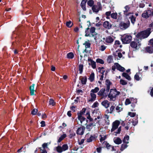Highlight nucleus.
I'll use <instances>...</instances> for the list:
<instances>
[{"instance_id": "6ab92c4d", "label": "nucleus", "mask_w": 153, "mask_h": 153, "mask_svg": "<svg viewBox=\"0 0 153 153\" xmlns=\"http://www.w3.org/2000/svg\"><path fill=\"white\" fill-rule=\"evenodd\" d=\"M103 27L107 29H110L111 27V23L108 21H105L103 23Z\"/></svg>"}, {"instance_id": "58836bf2", "label": "nucleus", "mask_w": 153, "mask_h": 153, "mask_svg": "<svg viewBox=\"0 0 153 153\" xmlns=\"http://www.w3.org/2000/svg\"><path fill=\"white\" fill-rule=\"evenodd\" d=\"M116 109L118 112H119L122 111L123 109L122 105H120L117 106L116 108Z\"/></svg>"}, {"instance_id": "774afa93", "label": "nucleus", "mask_w": 153, "mask_h": 153, "mask_svg": "<svg viewBox=\"0 0 153 153\" xmlns=\"http://www.w3.org/2000/svg\"><path fill=\"white\" fill-rule=\"evenodd\" d=\"M121 131V127H120L117 130V131H116L115 132V133H116L115 134V135H117V134H119L120 132V131Z\"/></svg>"}, {"instance_id": "39448f33", "label": "nucleus", "mask_w": 153, "mask_h": 153, "mask_svg": "<svg viewBox=\"0 0 153 153\" xmlns=\"http://www.w3.org/2000/svg\"><path fill=\"white\" fill-rule=\"evenodd\" d=\"M132 39L131 36L129 35H125L122 38V41L125 44L129 43L131 41Z\"/></svg>"}, {"instance_id": "8fccbe9b", "label": "nucleus", "mask_w": 153, "mask_h": 153, "mask_svg": "<svg viewBox=\"0 0 153 153\" xmlns=\"http://www.w3.org/2000/svg\"><path fill=\"white\" fill-rule=\"evenodd\" d=\"M50 144H51V142H49V143H44L42 145V147L44 149H45V148H47L48 146V145Z\"/></svg>"}, {"instance_id": "7ed1b4c3", "label": "nucleus", "mask_w": 153, "mask_h": 153, "mask_svg": "<svg viewBox=\"0 0 153 153\" xmlns=\"http://www.w3.org/2000/svg\"><path fill=\"white\" fill-rule=\"evenodd\" d=\"M151 28H149L146 30L138 33L136 35L137 38L141 39L147 37L151 33Z\"/></svg>"}, {"instance_id": "09e8293b", "label": "nucleus", "mask_w": 153, "mask_h": 153, "mask_svg": "<svg viewBox=\"0 0 153 153\" xmlns=\"http://www.w3.org/2000/svg\"><path fill=\"white\" fill-rule=\"evenodd\" d=\"M113 57L112 56H109L107 58V61L109 63H111L113 61Z\"/></svg>"}, {"instance_id": "603ef678", "label": "nucleus", "mask_w": 153, "mask_h": 153, "mask_svg": "<svg viewBox=\"0 0 153 153\" xmlns=\"http://www.w3.org/2000/svg\"><path fill=\"white\" fill-rule=\"evenodd\" d=\"M106 47L104 45H101L99 48V50L101 51H103L106 49Z\"/></svg>"}, {"instance_id": "49530a36", "label": "nucleus", "mask_w": 153, "mask_h": 153, "mask_svg": "<svg viewBox=\"0 0 153 153\" xmlns=\"http://www.w3.org/2000/svg\"><path fill=\"white\" fill-rule=\"evenodd\" d=\"M87 4L89 6L92 7L94 4V1L92 0H89L87 2Z\"/></svg>"}, {"instance_id": "4468645a", "label": "nucleus", "mask_w": 153, "mask_h": 153, "mask_svg": "<svg viewBox=\"0 0 153 153\" xmlns=\"http://www.w3.org/2000/svg\"><path fill=\"white\" fill-rule=\"evenodd\" d=\"M96 123L95 122H91L88 124L86 127L88 131H91L93 128H95Z\"/></svg>"}, {"instance_id": "aec40b11", "label": "nucleus", "mask_w": 153, "mask_h": 153, "mask_svg": "<svg viewBox=\"0 0 153 153\" xmlns=\"http://www.w3.org/2000/svg\"><path fill=\"white\" fill-rule=\"evenodd\" d=\"M110 102L107 100H105L102 102L101 105L105 108H108L110 105Z\"/></svg>"}, {"instance_id": "2eb2a0df", "label": "nucleus", "mask_w": 153, "mask_h": 153, "mask_svg": "<svg viewBox=\"0 0 153 153\" xmlns=\"http://www.w3.org/2000/svg\"><path fill=\"white\" fill-rule=\"evenodd\" d=\"M114 38L113 36H108L106 37L105 42L107 43H111L113 42Z\"/></svg>"}, {"instance_id": "c85d7f7f", "label": "nucleus", "mask_w": 153, "mask_h": 153, "mask_svg": "<svg viewBox=\"0 0 153 153\" xmlns=\"http://www.w3.org/2000/svg\"><path fill=\"white\" fill-rule=\"evenodd\" d=\"M132 124L131 122H128L126 124L124 128L126 130H128L129 128L132 127Z\"/></svg>"}, {"instance_id": "c756f323", "label": "nucleus", "mask_w": 153, "mask_h": 153, "mask_svg": "<svg viewBox=\"0 0 153 153\" xmlns=\"http://www.w3.org/2000/svg\"><path fill=\"white\" fill-rule=\"evenodd\" d=\"M116 66H117V69L120 71L123 72L125 70V69L124 68L121 66L117 63Z\"/></svg>"}, {"instance_id": "6e6d98bb", "label": "nucleus", "mask_w": 153, "mask_h": 153, "mask_svg": "<svg viewBox=\"0 0 153 153\" xmlns=\"http://www.w3.org/2000/svg\"><path fill=\"white\" fill-rule=\"evenodd\" d=\"M128 114L131 117H134L135 116L136 114L135 113L129 112L128 113Z\"/></svg>"}, {"instance_id": "3c124183", "label": "nucleus", "mask_w": 153, "mask_h": 153, "mask_svg": "<svg viewBox=\"0 0 153 153\" xmlns=\"http://www.w3.org/2000/svg\"><path fill=\"white\" fill-rule=\"evenodd\" d=\"M117 13H112L111 14V16L112 18L114 19L117 18Z\"/></svg>"}, {"instance_id": "c9c22d12", "label": "nucleus", "mask_w": 153, "mask_h": 153, "mask_svg": "<svg viewBox=\"0 0 153 153\" xmlns=\"http://www.w3.org/2000/svg\"><path fill=\"white\" fill-rule=\"evenodd\" d=\"M129 139V136L127 135L124 137L123 142L126 144H127L128 143Z\"/></svg>"}, {"instance_id": "b1692460", "label": "nucleus", "mask_w": 153, "mask_h": 153, "mask_svg": "<svg viewBox=\"0 0 153 153\" xmlns=\"http://www.w3.org/2000/svg\"><path fill=\"white\" fill-rule=\"evenodd\" d=\"M86 3V0H82L81 3V6L83 10L85 11L86 10L85 4Z\"/></svg>"}, {"instance_id": "37998d69", "label": "nucleus", "mask_w": 153, "mask_h": 153, "mask_svg": "<svg viewBox=\"0 0 153 153\" xmlns=\"http://www.w3.org/2000/svg\"><path fill=\"white\" fill-rule=\"evenodd\" d=\"M66 136V134H64L62 135H61L58 140V142H60Z\"/></svg>"}, {"instance_id": "e2e57ef3", "label": "nucleus", "mask_w": 153, "mask_h": 153, "mask_svg": "<svg viewBox=\"0 0 153 153\" xmlns=\"http://www.w3.org/2000/svg\"><path fill=\"white\" fill-rule=\"evenodd\" d=\"M87 115H88V116L87 117V118L88 119H89L90 121H93V119L91 118L90 114L89 112L87 113Z\"/></svg>"}, {"instance_id": "79ce46f5", "label": "nucleus", "mask_w": 153, "mask_h": 153, "mask_svg": "<svg viewBox=\"0 0 153 153\" xmlns=\"http://www.w3.org/2000/svg\"><path fill=\"white\" fill-rule=\"evenodd\" d=\"M62 149L63 151H65L68 149V146L67 144L63 145L62 147Z\"/></svg>"}, {"instance_id": "473e14b6", "label": "nucleus", "mask_w": 153, "mask_h": 153, "mask_svg": "<svg viewBox=\"0 0 153 153\" xmlns=\"http://www.w3.org/2000/svg\"><path fill=\"white\" fill-rule=\"evenodd\" d=\"M105 123L106 125H108L109 124V116L105 114Z\"/></svg>"}, {"instance_id": "4d7b16f0", "label": "nucleus", "mask_w": 153, "mask_h": 153, "mask_svg": "<svg viewBox=\"0 0 153 153\" xmlns=\"http://www.w3.org/2000/svg\"><path fill=\"white\" fill-rule=\"evenodd\" d=\"M38 112V110L37 109H34L31 111V113L32 114L35 115H36Z\"/></svg>"}, {"instance_id": "052dcab7", "label": "nucleus", "mask_w": 153, "mask_h": 153, "mask_svg": "<svg viewBox=\"0 0 153 153\" xmlns=\"http://www.w3.org/2000/svg\"><path fill=\"white\" fill-rule=\"evenodd\" d=\"M128 146L126 144H122L121 145L120 149L121 151H123L125 148H126Z\"/></svg>"}, {"instance_id": "bf43d9fd", "label": "nucleus", "mask_w": 153, "mask_h": 153, "mask_svg": "<svg viewBox=\"0 0 153 153\" xmlns=\"http://www.w3.org/2000/svg\"><path fill=\"white\" fill-rule=\"evenodd\" d=\"M117 63H115L114 64V65L112 66V70L113 71V74L114 73L113 72L115 71V69L116 68L117 69V66H116V65H117Z\"/></svg>"}, {"instance_id": "864d4df0", "label": "nucleus", "mask_w": 153, "mask_h": 153, "mask_svg": "<svg viewBox=\"0 0 153 153\" xmlns=\"http://www.w3.org/2000/svg\"><path fill=\"white\" fill-rule=\"evenodd\" d=\"M120 83L123 85H126L127 84V82L125 80L121 79L120 80Z\"/></svg>"}, {"instance_id": "a878e982", "label": "nucleus", "mask_w": 153, "mask_h": 153, "mask_svg": "<svg viewBox=\"0 0 153 153\" xmlns=\"http://www.w3.org/2000/svg\"><path fill=\"white\" fill-rule=\"evenodd\" d=\"M128 18L130 19L131 22L134 24L136 21V18L131 13L129 16H128Z\"/></svg>"}, {"instance_id": "a18cd8bd", "label": "nucleus", "mask_w": 153, "mask_h": 153, "mask_svg": "<svg viewBox=\"0 0 153 153\" xmlns=\"http://www.w3.org/2000/svg\"><path fill=\"white\" fill-rule=\"evenodd\" d=\"M49 105H52L53 106H54L55 104V102L52 99H49Z\"/></svg>"}, {"instance_id": "f3484780", "label": "nucleus", "mask_w": 153, "mask_h": 153, "mask_svg": "<svg viewBox=\"0 0 153 153\" xmlns=\"http://www.w3.org/2000/svg\"><path fill=\"white\" fill-rule=\"evenodd\" d=\"M79 79L81 81L82 84L84 85L86 84L87 81V76H81L79 77Z\"/></svg>"}, {"instance_id": "20e7f679", "label": "nucleus", "mask_w": 153, "mask_h": 153, "mask_svg": "<svg viewBox=\"0 0 153 153\" xmlns=\"http://www.w3.org/2000/svg\"><path fill=\"white\" fill-rule=\"evenodd\" d=\"M89 29V28H86L85 31V36H89L90 37H93L95 40L96 39L95 36L97 35V33L95 32V28L94 27H91L90 29V33L88 32V30Z\"/></svg>"}, {"instance_id": "a19ab883", "label": "nucleus", "mask_w": 153, "mask_h": 153, "mask_svg": "<svg viewBox=\"0 0 153 153\" xmlns=\"http://www.w3.org/2000/svg\"><path fill=\"white\" fill-rule=\"evenodd\" d=\"M139 73H136L134 77L135 79L137 81H139L141 79V77L139 76Z\"/></svg>"}, {"instance_id": "680f3d73", "label": "nucleus", "mask_w": 153, "mask_h": 153, "mask_svg": "<svg viewBox=\"0 0 153 153\" xmlns=\"http://www.w3.org/2000/svg\"><path fill=\"white\" fill-rule=\"evenodd\" d=\"M98 105H99V103H98V102H95L93 104V105L92 106V108H96V107H97L98 106Z\"/></svg>"}, {"instance_id": "72a5a7b5", "label": "nucleus", "mask_w": 153, "mask_h": 153, "mask_svg": "<svg viewBox=\"0 0 153 153\" xmlns=\"http://www.w3.org/2000/svg\"><path fill=\"white\" fill-rule=\"evenodd\" d=\"M88 79L91 82H92L94 80V73L93 72L91 74Z\"/></svg>"}, {"instance_id": "bb28decb", "label": "nucleus", "mask_w": 153, "mask_h": 153, "mask_svg": "<svg viewBox=\"0 0 153 153\" xmlns=\"http://www.w3.org/2000/svg\"><path fill=\"white\" fill-rule=\"evenodd\" d=\"M120 42L119 41L116 40L115 41V43L114 45V47L117 48L119 47L121 48L122 47V45H120Z\"/></svg>"}, {"instance_id": "4be33fe9", "label": "nucleus", "mask_w": 153, "mask_h": 153, "mask_svg": "<svg viewBox=\"0 0 153 153\" xmlns=\"http://www.w3.org/2000/svg\"><path fill=\"white\" fill-rule=\"evenodd\" d=\"M105 85L106 86V91L108 92L110 89L111 83L108 80H106L105 81Z\"/></svg>"}, {"instance_id": "7c9ffc66", "label": "nucleus", "mask_w": 153, "mask_h": 153, "mask_svg": "<svg viewBox=\"0 0 153 153\" xmlns=\"http://www.w3.org/2000/svg\"><path fill=\"white\" fill-rule=\"evenodd\" d=\"M103 144L104 145L106 146V147L108 149H109V147L111 148V151H113L114 150V147L113 146H112L109 145L106 142H104L103 143Z\"/></svg>"}, {"instance_id": "f8f14e48", "label": "nucleus", "mask_w": 153, "mask_h": 153, "mask_svg": "<svg viewBox=\"0 0 153 153\" xmlns=\"http://www.w3.org/2000/svg\"><path fill=\"white\" fill-rule=\"evenodd\" d=\"M130 25V22L127 21L126 23L122 22L120 24V27L121 29L125 30Z\"/></svg>"}, {"instance_id": "9d476101", "label": "nucleus", "mask_w": 153, "mask_h": 153, "mask_svg": "<svg viewBox=\"0 0 153 153\" xmlns=\"http://www.w3.org/2000/svg\"><path fill=\"white\" fill-rule=\"evenodd\" d=\"M96 98L97 95L95 94L90 92V94L88 98V101L89 102H93L96 100Z\"/></svg>"}, {"instance_id": "9b49d317", "label": "nucleus", "mask_w": 153, "mask_h": 153, "mask_svg": "<svg viewBox=\"0 0 153 153\" xmlns=\"http://www.w3.org/2000/svg\"><path fill=\"white\" fill-rule=\"evenodd\" d=\"M105 89L104 88L101 89L97 93L98 96L101 97L102 98L106 97L107 96V95L105 93Z\"/></svg>"}, {"instance_id": "0eeeda50", "label": "nucleus", "mask_w": 153, "mask_h": 153, "mask_svg": "<svg viewBox=\"0 0 153 153\" xmlns=\"http://www.w3.org/2000/svg\"><path fill=\"white\" fill-rule=\"evenodd\" d=\"M120 124V122L119 120H116L114 122L112 125V128L111 129V132H113L116 129H117Z\"/></svg>"}, {"instance_id": "ddd939ff", "label": "nucleus", "mask_w": 153, "mask_h": 153, "mask_svg": "<svg viewBox=\"0 0 153 153\" xmlns=\"http://www.w3.org/2000/svg\"><path fill=\"white\" fill-rule=\"evenodd\" d=\"M83 45L85 46V49L83 51V53L85 52L88 53L89 52L90 50H88L90 48L91 44L88 42H86L83 44Z\"/></svg>"}, {"instance_id": "5fc2aeb1", "label": "nucleus", "mask_w": 153, "mask_h": 153, "mask_svg": "<svg viewBox=\"0 0 153 153\" xmlns=\"http://www.w3.org/2000/svg\"><path fill=\"white\" fill-rule=\"evenodd\" d=\"M115 56H117L120 58L122 57V54L120 52L116 51L115 53Z\"/></svg>"}, {"instance_id": "13d9d810", "label": "nucleus", "mask_w": 153, "mask_h": 153, "mask_svg": "<svg viewBox=\"0 0 153 153\" xmlns=\"http://www.w3.org/2000/svg\"><path fill=\"white\" fill-rule=\"evenodd\" d=\"M96 62L97 63H100L101 64H103L104 63V61L102 59H97L96 60Z\"/></svg>"}, {"instance_id": "1a4fd4ad", "label": "nucleus", "mask_w": 153, "mask_h": 153, "mask_svg": "<svg viewBox=\"0 0 153 153\" xmlns=\"http://www.w3.org/2000/svg\"><path fill=\"white\" fill-rule=\"evenodd\" d=\"M130 6L129 5H126L124 9L123 10L124 15L126 16L127 18H128V16H129L130 14L131 13L130 12Z\"/></svg>"}, {"instance_id": "69168bd1", "label": "nucleus", "mask_w": 153, "mask_h": 153, "mask_svg": "<svg viewBox=\"0 0 153 153\" xmlns=\"http://www.w3.org/2000/svg\"><path fill=\"white\" fill-rule=\"evenodd\" d=\"M148 45L153 47V39H150L149 41V43Z\"/></svg>"}, {"instance_id": "de8ad7c7", "label": "nucleus", "mask_w": 153, "mask_h": 153, "mask_svg": "<svg viewBox=\"0 0 153 153\" xmlns=\"http://www.w3.org/2000/svg\"><path fill=\"white\" fill-rule=\"evenodd\" d=\"M66 25L67 27H70L73 25V23L70 21L67 22L66 23Z\"/></svg>"}, {"instance_id": "393cba45", "label": "nucleus", "mask_w": 153, "mask_h": 153, "mask_svg": "<svg viewBox=\"0 0 153 153\" xmlns=\"http://www.w3.org/2000/svg\"><path fill=\"white\" fill-rule=\"evenodd\" d=\"M113 140L114 143L117 144H120L122 143L121 139L119 137L114 138Z\"/></svg>"}, {"instance_id": "a211bd4d", "label": "nucleus", "mask_w": 153, "mask_h": 153, "mask_svg": "<svg viewBox=\"0 0 153 153\" xmlns=\"http://www.w3.org/2000/svg\"><path fill=\"white\" fill-rule=\"evenodd\" d=\"M98 69L100 70V72L101 74H102V75H101L100 76H100V81H102L103 80V75H104V73L105 71V70H104V68L103 67H102L101 68H98Z\"/></svg>"}, {"instance_id": "f03ea898", "label": "nucleus", "mask_w": 153, "mask_h": 153, "mask_svg": "<svg viewBox=\"0 0 153 153\" xmlns=\"http://www.w3.org/2000/svg\"><path fill=\"white\" fill-rule=\"evenodd\" d=\"M120 94V92L117 91L116 89H111L108 95V97L109 98L110 101H115Z\"/></svg>"}, {"instance_id": "412c9836", "label": "nucleus", "mask_w": 153, "mask_h": 153, "mask_svg": "<svg viewBox=\"0 0 153 153\" xmlns=\"http://www.w3.org/2000/svg\"><path fill=\"white\" fill-rule=\"evenodd\" d=\"M146 51L148 53H153V47L151 46H149L146 47L145 48Z\"/></svg>"}, {"instance_id": "423d86ee", "label": "nucleus", "mask_w": 153, "mask_h": 153, "mask_svg": "<svg viewBox=\"0 0 153 153\" xmlns=\"http://www.w3.org/2000/svg\"><path fill=\"white\" fill-rule=\"evenodd\" d=\"M153 15V10L145 11L142 14V16L145 18H148L149 16Z\"/></svg>"}, {"instance_id": "ea45409f", "label": "nucleus", "mask_w": 153, "mask_h": 153, "mask_svg": "<svg viewBox=\"0 0 153 153\" xmlns=\"http://www.w3.org/2000/svg\"><path fill=\"white\" fill-rule=\"evenodd\" d=\"M56 149L57 152L59 153H61L63 152L62 147L60 146H58L56 147Z\"/></svg>"}, {"instance_id": "dca6fc26", "label": "nucleus", "mask_w": 153, "mask_h": 153, "mask_svg": "<svg viewBox=\"0 0 153 153\" xmlns=\"http://www.w3.org/2000/svg\"><path fill=\"white\" fill-rule=\"evenodd\" d=\"M101 8V6L100 5H94L92 7L93 11L96 13H98Z\"/></svg>"}, {"instance_id": "0e129e2a", "label": "nucleus", "mask_w": 153, "mask_h": 153, "mask_svg": "<svg viewBox=\"0 0 153 153\" xmlns=\"http://www.w3.org/2000/svg\"><path fill=\"white\" fill-rule=\"evenodd\" d=\"M131 102L130 100L129 99H127L126 100L125 103L126 105H128L130 104Z\"/></svg>"}, {"instance_id": "338daca9", "label": "nucleus", "mask_w": 153, "mask_h": 153, "mask_svg": "<svg viewBox=\"0 0 153 153\" xmlns=\"http://www.w3.org/2000/svg\"><path fill=\"white\" fill-rule=\"evenodd\" d=\"M115 108V106L113 105H112L110 108V113H112V112L114 110Z\"/></svg>"}, {"instance_id": "e433bc0d", "label": "nucleus", "mask_w": 153, "mask_h": 153, "mask_svg": "<svg viewBox=\"0 0 153 153\" xmlns=\"http://www.w3.org/2000/svg\"><path fill=\"white\" fill-rule=\"evenodd\" d=\"M96 139L95 136H91L89 138L87 139V142H90L93 140H94Z\"/></svg>"}, {"instance_id": "4c0bfd02", "label": "nucleus", "mask_w": 153, "mask_h": 153, "mask_svg": "<svg viewBox=\"0 0 153 153\" xmlns=\"http://www.w3.org/2000/svg\"><path fill=\"white\" fill-rule=\"evenodd\" d=\"M83 65L82 64H80L79 66V73L82 74L83 72Z\"/></svg>"}, {"instance_id": "2f4dec72", "label": "nucleus", "mask_w": 153, "mask_h": 153, "mask_svg": "<svg viewBox=\"0 0 153 153\" xmlns=\"http://www.w3.org/2000/svg\"><path fill=\"white\" fill-rule=\"evenodd\" d=\"M122 76L125 77L128 80H130L131 79V78L130 76L126 73H123L122 74Z\"/></svg>"}, {"instance_id": "cd10ccee", "label": "nucleus", "mask_w": 153, "mask_h": 153, "mask_svg": "<svg viewBox=\"0 0 153 153\" xmlns=\"http://www.w3.org/2000/svg\"><path fill=\"white\" fill-rule=\"evenodd\" d=\"M35 84H33L30 87V94L31 95H33L34 94V90Z\"/></svg>"}, {"instance_id": "6e6552de", "label": "nucleus", "mask_w": 153, "mask_h": 153, "mask_svg": "<svg viewBox=\"0 0 153 153\" xmlns=\"http://www.w3.org/2000/svg\"><path fill=\"white\" fill-rule=\"evenodd\" d=\"M130 45L132 48L135 49H137L140 45V43L139 40H137L135 41L132 42L131 43Z\"/></svg>"}, {"instance_id": "f257e3e1", "label": "nucleus", "mask_w": 153, "mask_h": 153, "mask_svg": "<svg viewBox=\"0 0 153 153\" xmlns=\"http://www.w3.org/2000/svg\"><path fill=\"white\" fill-rule=\"evenodd\" d=\"M84 112L85 111H80L78 113V117L75 120L78 124L82 126L81 127L79 128L76 131V134H78L82 135L83 134L85 129V127L84 126L87 124L88 121L85 117L82 116V115Z\"/></svg>"}, {"instance_id": "c03bdc74", "label": "nucleus", "mask_w": 153, "mask_h": 153, "mask_svg": "<svg viewBox=\"0 0 153 153\" xmlns=\"http://www.w3.org/2000/svg\"><path fill=\"white\" fill-rule=\"evenodd\" d=\"M74 57V55L71 52L67 54V57L69 59H72Z\"/></svg>"}, {"instance_id": "5701e85b", "label": "nucleus", "mask_w": 153, "mask_h": 153, "mask_svg": "<svg viewBox=\"0 0 153 153\" xmlns=\"http://www.w3.org/2000/svg\"><path fill=\"white\" fill-rule=\"evenodd\" d=\"M88 61L90 62L89 63V65H91L93 68H96V62L93 61L91 59H88Z\"/></svg>"}, {"instance_id": "f704fd0d", "label": "nucleus", "mask_w": 153, "mask_h": 153, "mask_svg": "<svg viewBox=\"0 0 153 153\" xmlns=\"http://www.w3.org/2000/svg\"><path fill=\"white\" fill-rule=\"evenodd\" d=\"M100 88H99L96 87L94 89H91L90 92L95 94V93L98 92Z\"/></svg>"}]
</instances>
